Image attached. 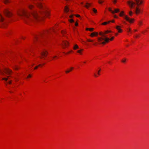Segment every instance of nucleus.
Returning <instances> with one entry per match:
<instances>
[{
	"mask_svg": "<svg viewBox=\"0 0 149 149\" xmlns=\"http://www.w3.org/2000/svg\"><path fill=\"white\" fill-rule=\"evenodd\" d=\"M18 15L22 16V18L23 19L25 22L28 23L29 22L33 21L34 20H38L41 19L42 17L40 18L37 12L36 11H33L31 13H29L27 11L24 10H22L21 13H18Z\"/></svg>",
	"mask_w": 149,
	"mask_h": 149,
	"instance_id": "f257e3e1",
	"label": "nucleus"
},
{
	"mask_svg": "<svg viewBox=\"0 0 149 149\" xmlns=\"http://www.w3.org/2000/svg\"><path fill=\"white\" fill-rule=\"evenodd\" d=\"M111 32V31L109 30L105 31L103 32H100L99 34L102 36V37L99 38H98V40L100 42V44H105L106 42H108L109 40L112 41L114 37H112L110 39L107 37L106 34Z\"/></svg>",
	"mask_w": 149,
	"mask_h": 149,
	"instance_id": "f03ea898",
	"label": "nucleus"
},
{
	"mask_svg": "<svg viewBox=\"0 0 149 149\" xmlns=\"http://www.w3.org/2000/svg\"><path fill=\"white\" fill-rule=\"evenodd\" d=\"M50 31H47L44 32L43 33L41 34L38 36H36L35 39L37 41H40L41 38H44L46 37L47 34L50 33Z\"/></svg>",
	"mask_w": 149,
	"mask_h": 149,
	"instance_id": "7ed1b4c3",
	"label": "nucleus"
},
{
	"mask_svg": "<svg viewBox=\"0 0 149 149\" xmlns=\"http://www.w3.org/2000/svg\"><path fill=\"white\" fill-rule=\"evenodd\" d=\"M12 72V71L8 68H5L4 70L0 69V74L3 75H4V73L7 74H10Z\"/></svg>",
	"mask_w": 149,
	"mask_h": 149,
	"instance_id": "20e7f679",
	"label": "nucleus"
},
{
	"mask_svg": "<svg viewBox=\"0 0 149 149\" xmlns=\"http://www.w3.org/2000/svg\"><path fill=\"white\" fill-rule=\"evenodd\" d=\"M0 26L1 27H4L6 22L4 20V19L0 14Z\"/></svg>",
	"mask_w": 149,
	"mask_h": 149,
	"instance_id": "39448f33",
	"label": "nucleus"
},
{
	"mask_svg": "<svg viewBox=\"0 0 149 149\" xmlns=\"http://www.w3.org/2000/svg\"><path fill=\"white\" fill-rule=\"evenodd\" d=\"M48 54V52L47 51L45 50H43L40 53V54L42 56L40 57V58H45L47 56Z\"/></svg>",
	"mask_w": 149,
	"mask_h": 149,
	"instance_id": "423d86ee",
	"label": "nucleus"
},
{
	"mask_svg": "<svg viewBox=\"0 0 149 149\" xmlns=\"http://www.w3.org/2000/svg\"><path fill=\"white\" fill-rule=\"evenodd\" d=\"M4 13L5 15L8 17H11L12 15L10 12L7 9L4 11Z\"/></svg>",
	"mask_w": 149,
	"mask_h": 149,
	"instance_id": "0eeeda50",
	"label": "nucleus"
},
{
	"mask_svg": "<svg viewBox=\"0 0 149 149\" xmlns=\"http://www.w3.org/2000/svg\"><path fill=\"white\" fill-rule=\"evenodd\" d=\"M124 18L127 21H129L130 23L133 22L134 20V19H130L127 15H125L124 17Z\"/></svg>",
	"mask_w": 149,
	"mask_h": 149,
	"instance_id": "6e6552de",
	"label": "nucleus"
},
{
	"mask_svg": "<svg viewBox=\"0 0 149 149\" xmlns=\"http://www.w3.org/2000/svg\"><path fill=\"white\" fill-rule=\"evenodd\" d=\"M41 14L43 16H48L49 15V13L46 10H45L42 11L41 13Z\"/></svg>",
	"mask_w": 149,
	"mask_h": 149,
	"instance_id": "1a4fd4ad",
	"label": "nucleus"
},
{
	"mask_svg": "<svg viewBox=\"0 0 149 149\" xmlns=\"http://www.w3.org/2000/svg\"><path fill=\"white\" fill-rule=\"evenodd\" d=\"M141 12V10L138 7H136L135 10V13L136 14H138L140 13Z\"/></svg>",
	"mask_w": 149,
	"mask_h": 149,
	"instance_id": "9d476101",
	"label": "nucleus"
},
{
	"mask_svg": "<svg viewBox=\"0 0 149 149\" xmlns=\"http://www.w3.org/2000/svg\"><path fill=\"white\" fill-rule=\"evenodd\" d=\"M136 2V3L137 5L139 6L141 4L143 3L142 1L141 0H135Z\"/></svg>",
	"mask_w": 149,
	"mask_h": 149,
	"instance_id": "9b49d317",
	"label": "nucleus"
},
{
	"mask_svg": "<svg viewBox=\"0 0 149 149\" xmlns=\"http://www.w3.org/2000/svg\"><path fill=\"white\" fill-rule=\"evenodd\" d=\"M63 47L64 48V46L67 47L68 45V43L66 41H64L63 42V44H62Z\"/></svg>",
	"mask_w": 149,
	"mask_h": 149,
	"instance_id": "f8f14e48",
	"label": "nucleus"
},
{
	"mask_svg": "<svg viewBox=\"0 0 149 149\" xmlns=\"http://www.w3.org/2000/svg\"><path fill=\"white\" fill-rule=\"evenodd\" d=\"M73 69L74 68L73 67H70V69H68V70H66L65 72L66 73H69L73 70Z\"/></svg>",
	"mask_w": 149,
	"mask_h": 149,
	"instance_id": "ddd939ff",
	"label": "nucleus"
},
{
	"mask_svg": "<svg viewBox=\"0 0 149 149\" xmlns=\"http://www.w3.org/2000/svg\"><path fill=\"white\" fill-rule=\"evenodd\" d=\"M98 35V33L96 32H94L92 33L90 35V36L92 37H93L94 36H97Z\"/></svg>",
	"mask_w": 149,
	"mask_h": 149,
	"instance_id": "4468645a",
	"label": "nucleus"
},
{
	"mask_svg": "<svg viewBox=\"0 0 149 149\" xmlns=\"http://www.w3.org/2000/svg\"><path fill=\"white\" fill-rule=\"evenodd\" d=\"M116 28L118 30L119 33H121L122 31V30L120 28V26H117Z\"/></svg>",
	"mask_w": 149,
	"mask_h": 149,
	"instance_id": "2eb2a0df",
	"label": "nucleus"
},
{
	"mask_svg": "<svg viewBox=\"0 0 149 149\" xmlns=\"http://www.w3.org/2000/svg\"><path fill=\"white\" fill-rule=\"evenodd\" d=\"M12 67L15 70H17L19 68V67L16 65H14Z\"/></svg>",
	"mask_w": 149,
	"mask_h": 149,
	"instance_id": "dca6fc26",
	"label": "nucleus"
},
{
	"mask_svg": "<svg viewBox=\"0 0 149 149\" xmlns=\"http://www.w3.org/2000/svg\"><path fill=\"white\" fill-rule=\"evenodd\" d=\"M64 10L65 12L68 13L69 11L68 8L67 6H65V8Z\"/></svg>",
	"mask_w": 149,
	"mask_h": 149,
	"instance_id": "f3484780",
	"label": "nucleus"
},
{
	"mask_svg": "<svg viewBox=\"0 0 149 149\" xmlns=\"http://www.w3.org/2000/svg\"><path fill=\"white\" fill-rule=\"evenodd\" d=\"M94 29L93 28H87L86 29V30H89L90 31H92L94 30Z\"/></svg>",
	"mask_w": 149,
	"mask_h": 149,
	"instance_id": "a211bd4d",
	"label": "nucleus"
},
{
	"mask_svg": "<svg viewBox=\"0 0 149 149\" xmlns=\"http://www.w3.org/2000/svg\"><path fill=\"white\" fill-rule=\"evenodd\" d=\"M111 21H109L108 22H105L104 23H102V24L103 25H105L109 23Z\"/></svg>",
	"mask_w": 149,
	"mask_h": 149,
	"instance_id": "6ab92c4d",
	"label": "nucleus"
},
{
	"mask_svg": "<svg viewBox=\"0 0 149 149\" xmlns=\"http://www.w3.org/2000/svg\"><path fill=\"white\" fill-rule=\"evenodd\" d=\"M91 5V4L88 3H86V5L85 6L87 8H88Z\"/></svg>",
	"mask_w": 149,
	"mask_h": 149,
	"instance_id": "aec40b11",
	"label": "nucleus"
},
{
	"mask_svg": "<svg viewBox=\"0 0 149 149\" xmlns=\"http://www.w3.org/2000/svg\"><path fill=\"white\" fill-rule=\"evenodd\" d=\"M79 48V47L77 45H75L74 47V49H77Z\"/></svg>",
	"mask_w": 149,
	"mask_h": 149,
	"instance_id": "412c9836",
	"label": "nucleus"
},
{
	"mask_svg": "<svg viewBox=\"0 0 149 149\" xmlns=\"http://www.w3.org/2000/svg\"><path fill=\"white\" fill-rule=\"evenodd\" d=\"M113 12H114V13H117L119 12V10L118 9H115Z\"/></svg>",
	"mask_w": 149,
	"mask_h": 149,
	"instance_id": "4be33fe9",
	"label": "nucleus"
},
{
	"mask_svg": "<svg viewBox=\"0 0 149 149\" xmlns=\"http://www.w3.org/2000/svg\"><path fill=\"white\" fill-rule=\"evenodd\" d=\"M127 3H128L129 5H131V4H132V3H134V2H132V1H129L127 2Z\"/></svg>",
	"mask_w": 149,
	"mask_h": 149,
	"instance_id": "5701e85b",
	"label": "nucleus"
},
{
	"mask_svg": "<svg viewBox=\"0 0 149 149\" xmlns=\"http://www.w3.org/2000/svg\"><path fill=\"white\" fill-rule=\"evenodd\" d=\"M93 11L94 13H96L97 12V10L95 8H93Z\"/></svg>",
	"mask_w": 149,
	"mask_h": 149,
	"instance_id": "b1692460",
	"label": "nucleus"
},
{
	"mask_svg": "<svg viewBox=\"0 0 149 149\" xmlns=\"http://www.w3.org/2000/svg\"><path fill=\"white\" fill-rule=\"evenodd\" d=\"M4 2L5 3H7L9 2V0H4Z\"/></svg>",
	"mask_w": 149,
	"mask_h": 149,
	"instance_id": "393cba45",
	"label": "nucleus"
},
{
	"mask_svg": "<svg viewBox=\"0 0 149 149\" xmlns=\"http://www.w3.org/2000/svg\"><path fill=\"white\" fill-rule=\"evenodd\" d=\"M41 64H39V65L38 66H37L36 67H35L34 68V69H37V68H38V67H39V66H41Z\"/></svg>",
	"mask_w": 149,
	"mask_h": 149,
	"instance_id": "a878e982",
	"label": "nucleus"
},
{
	"mask_svg": "<svg viewBox=\"0 0 149 149\" xmlns=\"http://www.w3.org/2000/svg\"><path fill=\"white\" fill-rule=\"evenodd\" d=\"M124 12L122 11L120 14V16H122L123 15Z\"/></svg>",
	"mask_w": 149,
	"mask_h": 149,
	"instance_id": "bb28decb",
	"label": "nucleus"
},
{
	"mask_svg": "<svg viewBox=\"0 0 149 149\" xmlns=\"http://www.w3.org/2000/svg\"><path fill=\"white\" fill-rule=\"evenodd\" d=\"M104 1H102L101 0H99L98 1V3H100V4H101L103 2H104Z\"/></svg>",
	"mask_w": 149,
	"mask_h": 149,
	"instance_id": "cd10ccee",
	"label": "nucleus"
},
{
	"mask_svg": "<svg viewBox=\"0 0 149 149\" xmlns=\"http://www.w3.org/2000/svg\"><path fill=\"white\" fill-rule=\"evenodd\" d=\"M109 10L112 13H114V12H113V11H112L111 9L110 8H109Z\"/></svg>",
	"mask_w": 149,
	"mask_h": 149,
	"instance_id": "c85d7f7f",
	"label": "nucleus"
},
{
	"mask_svg": "<svg viewBox=\"0 0 149 149\" xmlns=\"http://www.w3.org/2000/svg\"><path fill=\"white\" fill-rule=\"evenodd\" d=\"M142 22L141 21H140L138 22V24L139 25H141L142 24Z\"/></svg>",
	"mask_w": 149,
	"mask_h": 149,
	"instance_id": "c756f323",
	"label": "nucleus"
},
{
	"mask_svg": "<svg viewBox=\"0 0 149 149\" xmlns=\"http://www.w3.org/2000/svg\"><path fill=\"white\" fill-rule=\"evenodd\" d=\"M87 41L88 42H93V41L92 40H90V39H87Z\"/></svg>",
	"mask_w": 149,
	"mask_h": 149,
	"instance_id": "7c9ffc66",
	"label": "nucleus"
},
{
	"mask_svg": "<svg viewBox=\"0 0 149 149\" xmlns=\"http://www.w3.org/2000/svg\"><path fill=\"white\" fill-rule=\"evenodd\" d=\"M132 13L131 11H130L129 13V14L130 16H132Z\"/></svg>",
	"mask_w": 149,
	"mask_h": 149,
	"instance_id": "2f4dec72",
	"label": "nucleus"
},
{
	"mask_svg": "<svg viewBox=\"0 0 149 149\" xmlns=\"http://www.w3.org/2000/svg\"><path fill=\"white\" fill-rule=\"evenodd\" d=\"M2 80L7 81L8 79V78H2Z\"/></svg>",
	"mask_w": 149,
	"mask_h": 149,
	"instance_id": "473e14b6",
	"label": "nucleus"
},
{
	"mask_svg": "<svg viewBox=\"0 0 149 149\" xmlns=\"http://www.w3.org/2000/svg\"><path fill=\"white\" fill-rule=\"evenodd\" d=\"M29 8L31 9L32 8H33V6H32V5H30L29 6Z\"/></svg>",
	"mask_w": 149,
	"mask_h": 149,
	"instance_id": "72a5a7b5",
	"label": "nucleus"
},
{
	"mask_svg": "<svg viewBox=\"0 0 149 149\" xmlns=\"http://www.w3.org/2000/svg\"><path fill=\"white\" fill-rule=\"evenodd\" d=\"M69 21L71 23L74 22V20L72 19H69Z\"/></svg>",
	"mask_w": 149,
	"mask_h": 149,
	"instance_id": "f704fd0d",
	"label": "nucleus"
},
{
	"mask_svg": "<svg viewBox=\"0 0 149 149\" xmlns=\"http://www.w3.org/2000/svg\"><path fill=\"white\" fill-rule=\"evenodd\" d=\"M83 49H81V50H78L77 51V52L79 53H80L81 51H83Z\"/></svg>",
	"mask_w": 149,
	"mask_h": 149,
	"instance_id": "c9c22d12",
	"label": "nucleus"
},
{
	"mask_svg": "<svg viewBox=\"0 0 149 149\" xmlns=\"http://www.w3.org/2000/svg\"><path fill=\"white\" fill-rule=\"evenodd\" d=\"M135 3H132V4H131V5H130V7L131 8H132L133 7V5H134V4Z\"/></svg>",
	"mask_w": 149,
	"mask_h": 149,
	"instance_id": "e433bc0d",
	"label": "nucleus"
},
{
	"mask_svg": "<svg viewBox=\"0 0 149 149\" xmlns=\"http://www.w3.org/2000/svg\"><path fill=\"white\" fill-rule=\"evenodd\" d=\"M100 70H101V69H100L98 71V72H97V74L98 75H100Z\"/></svg>",
	"mask_w": 149,
	"mask_h": 149,
	"instance_id": "4c0bfd02",
	"label": "nucleus"
},
{
	"mask_svg": "<svg viewBox=\"0 0 149 149\" xmlns=\"http://www.w3.org/2000/svg\"><path fill=\"white\" fill-rule=\"evenodd\" d=\"M126 60V59L125 58L124 60H122V62L123 63H125V62Z\"/></svg>",
	"mask_w": 149,
	"mask_h": 149,
	"instance_id": "58836bf2",
	"label": "nucleus"
},
{
	"mask_svg": "<svg viewBox=\"0 0 149 149\" xmlns=\"http://www.w3.org/2000/svg\"><path fill=\"white\" fill-rule=\"evenodd\" d=\"M31 77V75L30 74H29L28 76V77H27V78H29V77Z\"/></svg>",
	"mask_w": 149,
	"mask_h": 149,
	"instance_id": "ea45409f",
	"label": "nucleus"
},
{
	"mask_svg": "<svg viewBox=\"0 0 149 149\" xmlns=\"http://www.w3.org/2000/svg\"><path fill=\"white\" fill-rule=\"evenodd\" d=\"M75 25L76 26H77L78 25V23L77 22H76L75 23Z\"/></svg>",
	"mask_w": 149,
	"mask_h": 149,
	"instance_id": "a19ab883",
	"label": "nucleus"
},
{
	"mask_svg": "<svg viewBox=\"0 0 149 149\" xmlns=\"http://www.w3.org/2000/svg\"><path fill=\"white\" fill-rule=\"evenodd\" d=\"M76 16L77 17H80V15H76Z\"/></svg>",
	"mask_w": 149,
	"mask_h": 149,
	"instance_id": "79ce46f5",
	"label": "nucleus"
},
{
	"mask_svg": "<svg viewBox=\"0 0 149 149\" xmlns=\"http://www.w3.org/2000/svg\"><path fill=\"white\" fill-rule=\"evenodd\" d=\"M94 75L95 76V77H98V76L97 74H95V73L94 74Z\"/></svg>",
	"mask_w": 149,
	"mask_h": 149,
	"instance_id": "37998d69",
	"label": "nucleus"
},
{
	"mask_svg": "<svg viewBox=\"0 0 149 149\" xmlns=\"http://www.w3.org/2000/svg\"><path fill=\"white\" fill-rule=\"evenodd\" d=\"M113 2L114 3H116V0H113Z\"/></svg>",
	"mask_w": 149,
	"mask_h": 149,
	"instance_id": "c03bdc74",
	"label": "nucleus"
},
{
	"mask_svg": "<svg viewBox=\"0 0 149 149\" xmlns=\"http://www.w3.org/2000/svg\"><path fill=\"white\" fill-rule=\"evenodd\" d=\"M73 17V15H70V18H72V17Z\"/></svg>",
	"mask_w": 149,
	"mask_h": 149,
	"instance_id": "a18cd8bd",
	"label": "nucleus"
},
{
	"mask_svg": "<svg viewBox=\"0 0 149 149\" xmlns=\"http://www.w3.org/2000/svg\"><path fill=\"white\" fill-rule=\"evenodd\" d=\"M114 18H117V16H116V15H115L114 16Z\"/></svg>",
	"mask_w": 149,
	"mask_h": 149,
	"instance_id": "49530a36",
	"label": "nucleus"
},
{
	"mask_svg": "<svg viewBox=\"0 0 149 149\" xmlns=\"http://www.w3.org/2000/svg\"><path fill=\"white\" fill-rule=\"evenodd\" d=\"M131 31V29H128V32L130 31Z\"/></svg>",
	"mask_w": 149,
	"mask_h": 149,
	"instance_id": "de8ad7c7",
	"label": "nucleus"
},
{
	"mask_svg": "<svg viewBox=\"0 0 149 149\" xmlns=\"http://www.w3.org/2000/svg\"><path fill=\"white\" fill-rule=\"evenodd\" d=\"M138 36L137 35H136V36H135V38H137L138 37Z\"/></svg>",
	"mask_w": 149,
	"mask_h": 149,
	"instance_id": "09e8293b",
	"label": "nucleus"
},
{
	"mask_svg": "<svg viewBox=\"0 0 149 149\" xmlns=\"http://www.w3.org/2000/svg\"><path fill=\"white\" fill-rule=\"evenodd\" d=\"M114 20H113L112 21H111L110 22H111L112 23H114Z\"/></svg>",
	"mask_w": 149,
	"mask_h": 149,
	"instance_id": "8fccbe9b",
	"label": "nucleus"
},
{
	"mask_svg": "<svg viewBox=\"0 0 149 149\" xmlns=\"http://www.w3.org/2000/svg\"><path fill=\"white\" fill-rule=\"evenodd\" d=\"M8 83H9V84H11V81H9V82Z\"/></svg>",
	"mask_w": 149,
	"mask_h": 149,
	"instance_id": "3c124183",
	"label": "nucleus"
},
{
	"mask_svg": "<svg viewBox=\"0 0 149 149\" xmlns=\"http://www.w3.org/2000/svg\"><path fill=\"white\" fill-rule=\"evenodd\" d=\"M123 23H124V24H126L125 22H124Z\"/></svg>",
	"mask_w": 149,
	"mask_h": 149,
	"instance_id": "603ef678",
	"label": "nucleus"
},
{
	"mask_svg": "<svg viewBox=\"0 0 149 149\" xmlns=\"http://www.w3.org/2000/svg\"><path fill=\"white\" fill-rule=\"evenodd\" d=\"M115 35L116 36H117L118 35V34L117 33H116L115 34Z\"/></svg>",
	"mask_w": 149,
	"mask_h": 149,
	"instance_id": "864d4df0",
	"label": "nucleus"
},
{
	"mask_svg": "<svg viewBox=\"0 0 149 149\" xmlns=\"http://www.w3.org/2000/svg\"><path fill=\"white\" fill-rule=\"evenodd\" d=\"M134 31H137V30H136V29H135V30H134Z\"/></svg>",
	"mask_w": 149,
	"mask_h": 149,
	"instance_id": "5fc2aeb1",
	"label": "nucleus"
},
{
	"mask_svg": "<svg viewBox=\"0 0 149 149\" xmlns=\"http://www.w3.org/2000/svg\"><path fill=\"white\" fill-rule=\"evenodd\" d=\"M72 52V51H71L70 52H68L67 54H69L70 52Z\"/></svg>",
	"mask_w": 149,
	"mask_h": 149,
	"instance_id": "6e6d98bb",
	"label": "nucleus"
},
{
	"mask_svg": "<svg viewBox=\"0 0 149 149\" xmlns=\"http://www.w3.org/2000/svg\"><path fill=\"white\" fill-rule=\"evenodd\" d=\"M62 34L63 33H65V32H63V31H62Z\"/></svg>",
	"mask_w": 149,
	"mask_h": 149,
	"instance_id": "4d7b16f0",
	"label": "nucleus"
},
{
	"mask_svg": "<svg viewBox=\"0 0 149 149\" xmlns=\"http://www.w3.org/2000/svg\"><path fill=\"white\" fill-rule=\"evenodd\" d=\"M56 56H54V58H56Z\"/></svg>",
	"mask_w": 149,
	"mask_h": 149,
	"instance_id": "13d9d810",
	"label": "nucleus"
},
{
	"mask_svg": "<svg viewBox=\"0 0 149 149\" xmlns=\"http://www.w3.org/2000/svg\"><path fill=\"white\" fill-rule=\"evenodd\" d=\"M96 45V43H94V45Z\"/></svg>",
	"mask_w": 149,
	"mask_h": 149,
	"instance_id": "bf43d9fd",
	"label": "nucleus"
},
{
	"mask_svg": "<svg viewBox=\"0 0 149 149\" xmlns=\"http://www.w3.org/2000/svg\"><path fill=\"white\" fill-rule=\"evenodd\" d=\"M86 63V62H84V63Z\"/></svg>",
	"mask_w": 149,
	"mask_h": 149,
	"instance_id": "052dcab7",
	"label": "nucleus"
},
{
	"mask_svg": "<svg viewBox=\"0 0 149 149\" xmlns=\"http://www.w3.org/2000/svg\"><path fill=\"white\" fill-rule=\"evenodd\" d=\"M10 93H12V92L11 91H10Z\"/></svg>",
	"mask_w": 149,
	"mask_h": 149,
	"instance_id": "680f3d73",
	"label": "nucleus"
},
{
	"mask_svg": "<svg viewBox=\"0 0 149 149\" xmlns=\"http://www.w3.org/2000/svg\"><path fill=\"white\" fill-rule=\"evenodd\" d=\"M53 31H54V29H53Z\"/></svg>",
	"mask_w": 149,
	"mask_h": 149,
	"instance_id": "e2e57ef3",
	"label": "nucleus"
}]
</instances>
